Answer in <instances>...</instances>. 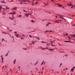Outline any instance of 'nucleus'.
<instances>
[{"label":"nucleus","mask_w":75,"mask_h":75,"mask_svg":"<svg viewBox=\"0 0 75 75\" xmlns=\"http://www.w3.org/2000/svg\"><path fill=\"white\" fill-rule=\"evenodd\" d=\"M58 16L59 17H60V18H62V19H63L64 20H65V21H66V19L65 18H62L63 17H65L64 16H62V15H58Z\"/></svg>","instance_id":"obj_1"},{"label":"nucleus","mask_w":75,"mask_h":75,"mask_svg":"<svg viewBox=\"0 0 75 75\" xmlns=\"http://www.w3.org/2000/svg\"><path fill=\"white\" fill-rule=\"evenodd\" d=\"M25 15L26 17H29L28 15H30V14H27L25 13Z\"/></svg>","instance_id":"obj_2"},{"label":"nucleus","mask_w":75,"mask_h":75,"mask_svg":"<svg viewBox=\"0 0 75 75\" xmlns=\"http://www.w3.org/2000/svg\"><path fill=\"white\" fill-rule=\"evenodd\" d=\"M74 67H73V68L71 69V71H72V72H74Z\"/></svg>","instance_id":"obj_3"},{"label":"nucleus","mask_w":75,"mask_h":75,"mask_svg":"<svg viewBox=\"0 0 75 75\" xmlns=\"http://www.w3.org/2000/svg\"><path fill=\"white\" fill-rule=\"evenodd\" d=\"M57 21V23H59V21H61V20H58Z\"/></svg>","instance_id":"obj_4"},{"label":"nucleus","mask_w":75,"mask_h":75,"mask_svg":"<svg viewBox=\"0 0 75 75\" xmlns=\"http://www.w3.org/2000/svg\"><path fill=\"white\" fill-rule=\"evenodd\" d=\"M1 3H6V2H4V1L3 0V1H1Z\"/></svg>","instance_id":"obj_5"},{"label":"nucleus","mask_w":75,"mask_h":75,"mask_svg":"<svg viewBox=\"0 0 75 75\" xmlns=\"http://www.w3.org/2000/svg\"><path fill=\"white\" fill-rule=\"evenodd\" d=\"M13 9H14V10H17V7H15L14 8H13Z\"/></svg>","instance_id":"obj_6"},{"label":"nucleus","mask_w":75,"mask_h":75,"mask_svg":"<svg viewBox=\"0 0 75 75\" xmlns=\"http://www.w3.org/2000/svg\"><path fill=\"white\" fill-rule=\"evenodd\" d=\"M71 36H72V37H73L75 38V35H71Z\"/></svg>","instance_id":"obj_7"},{"label":"nucleus","mask_w":75,"mask_h":75,"mask_svg":"<svg viewBox=\"0 0 75 75\" xmlns=\"http://www.w3.org/2000/svg\"><path fill=\"white\" fill-rule=\"evenodd\" d=\"M16 35V37H18V34L17 33L15 34Z\"/></svg>","instance_id":"obj_8"},{"label":"nucleus","mask_w":75,"mask_h":75,"mask_svg":"<svg viewBox=\"0 0 75 75\" xmlns=\"http://www.w3.org/2000/svg\"><path fill=\"white\" fill-rule=\"evenodd\" d=\"M12 14H13H13H16V12H13V13H12Z\"/></svg>","instance_id":"obj_9"},{"label":"nucleus","mask_w":75,"mask_h":75,"mask_svg":"<svg viewBox=\"0 0 75 75\" xmlns=\"http://www.w3.org/2000/svg\"><path fill=\"white\" fill-rule=\"evenodd\" d=\"M58 6H59V7H62V6L60 4H58Z\"/></svg>","instance_id":"obj_10"},{"label":"nucleus","mask_w":75,"mask_h":75,"mask_svg":"<svg viewBox=\"0 0 75 75\" xmlns=\"http://www.w3.org/2000/svg\"><path fill=\"white\" fill-rule=\"evenodd\" d=\"M44 49H45V50H49V48H48V47H46L45 48H44Z\"/></svg>","instance_id":"obj_11"},{"label":"nucleus","mask_w":75,"mask_h":75,"mask_svg":"<svg viewBox=\"0 0 75 75\" xmlns=\"http://www.w3.org/2000/svg\"><path fill=\"white\" fill-rule=\"evenodd\" d=\"M41 42H42V43H46V42H44V41H41Z\"/></svg>","instance_id":"obj_12"},{"label":"nucleus","mask_w":75,"mask_h":75,"mask_svg":"<svg viewBox=\"0 0 75 75\" xmlns=\"http://www.w3.org/2000/svg\"><path fill=\"white\" fill-rule=\"evenodd\" d=\"M16 60H14V62H13V64H15V63H16Z\"/></svg>","instance_id":"obj_13"},{"label":"nucleus","mask_w":75,"mask_h":75,"mask_svg":"<svg viewBox=\"0 0 75 75\" xmlns=\"http://www.w3.org/2000/svg\"><path fill=\"white\" fill-rule=\"evenodd\" d=\"M23 50H27V48H23Z\"/></svg>","instance_id":"obj_14"},{"label":"nucleus","mask_w":75,"mask_h":75,"mask_svg":"<svg viewBox=\"0 0 75 75\" xmlns=\"http://www.w3.org/2000/svg\"><path fill=\"white\" fill-rule=\"evenodd\" d=\"M32 12H31L29 14V15H31V14H32Z\"/></svg>","instance_id":"obj_15"},{"label":"nucleus","mask_w":75,"mask_h":75,"mask_svg":"<svg viewBox=\"0 0 75 75\" xmlns=\"http://www.w3.org/2000/svg\"><path fill=\"white\" fill-rule=\"evenodd\" d=\"M68 37L69 38V39H71V37H70V36H68Z\"/></svg>","instance_id":"obj_16"},{"label":"nucleus","mask_w":75,"mask_h":75,"mask_svg":"<svg viewBox=\"0 0 75 75\" xmlns=\"http://www.w3.org/2000/svg\"><path fill=\"white\" fill-rule=\"evenodd\" d=\"M2 33H3V34H4V33H5V34H7V33H6V32H2Z\"/></svg>","instance_id":"obj_17"},{"label":"nucleus","mask_w":75,"mask_h":75,"mask_svg":"<svg viewBox=\"0 0 75 75\" xmlns=\"http://www.w3.org/2000/svg\"><path fill=\"white\" fill-rule=\"evenodd\" d=\"M8 53L5 56V57H7V55H8Z\"/></svg>","instance_id":"obj_18"},{"label":"nucleus","mask_w":75,"mask_h":75,"mask_svg":"<svg viewBox=\"0 0 75 75\" xmlns=\"http://www.w3.org/2000/svg\"><path fill=\"white\" fill-rule=\"evenodd\" d=\"M29 37H30V38H32V36L31 35H29Z\"/></svg>","instance_id":"obj_19"},{"label":"nucleus","mask_w":75,"mask_h":75,"mask_svg":"<svg viewBox=\"0 0 75 75\" xmlns=\"http://www.w3.org/2000/svg\"><path fill=\"white\" fill-rule=\"evenodd\" d=\"M1 61H3V57H2V58H1Z\"/></svg>","instance_id":"obj_20"},{"label":"nucleus","mask_w":75,"mask_h":75,"mask_svg":"<svg viewBox=\"0 0 75 75\" xmlns=\"http://www.w3.org/2000/svg\"><path fill=\"white\" fill-rule=\"evenodd\" d=\"M49 25V24L48 23H47V25H46V26H48Z\"/></svg>","instance_id":"obj_21"},{"label":"nucleus","mask_w":75,"mask_h":75,"mask_svg":"<svg viewBox=\"0 0 75 75\" xmlns=\"http://www.w3.org/2000/svg\"><path fill=\"white\" fill-rule=\"evenodd\" d=\"M23 38H23L22 37H21V40H23Z\"/></svg>","instance_id":"obj_22"},{"label":"nucleus","mask_w":75,"mask_h":75,"mask_svg":"<svg viewBox=\"0 0 75 75\" xmlns=\"http://www.w3.org/2000/svg\"><path fill=\"white\" fill-rule=\"evenodd\" d=\"M2 8V9H3V8L1 7H0V10H1V9Z\"/></svg>","instance_id":"obj_23"},{"label":"nucleus","mask_w":75,"mask_h":75,"mask_svg":"<svg viewBox=\"0 0 75 75\" xmlns=\"http://www.w3.org/2000/svg\"><path fill=\"white\" fill-rule=\"evenodd\" d=\"M64 42H69V41H64Z\"/></svg>","instance_id":"obj_24"},{"label":"nucleus","mask_w":75,"mask_h":75,"mask_svg":"<svg viewBox=\"0 0 75 75\" xmlns=\"http://www.w3.org/2000/svg\"><path fill=\"white\" fill-rule=\"evenodd\" d=\"M69 6H72V4H70Z\"/></svg>","instance_id":"obj_25"},{"label":"nucleus","mask_w":75,"mask_h":75,"mask_svg":"<svg viewBox=\"0 0 75 75\" xmlns=\"http://www.w3.org/2000/svg\"><path fill=\"white\" fill-rule=\"evenodd\" d=\"M38 2H36V3H35V4H38Z\"/></svg>","instance_id":"obj_26"},{"label":"nucleus","mask_w":75,"mask_h":75,"mask_svg":"<svg viewBox=\"0 0 75 75\" xmlns=\"http://www.w3.org/2000/svg\"><path fill=\"white\" fill-rule=\"evenodd\" d=\"M44 64V61H43L42 62V63L41 65H42V64Z\"/></svg>","instance_id":"obj_27"},{"label":"nucleus","mask_w":75,"mask_h":75,"mask_svg":"<svg viewBox=\"0 0 75 75\" xmlns=\"http://www.w3.org/2000/svg\"><path fill=\"white\" fill-rule=\"evenodd\" d=\"M66 35H68V33H66Z\"/></svg>","instance_id":"obj_28"},{"label":"nucleus","mask_w":75,"mask_h":75,"mask_svg":"<svg viewBox=\"0 0 75 75\" xmlns=\"http://www.w3.org/2000/svg\"><path fill=\"white\" fill-rule=\"evenodd\" d=\"M32 44H34V42H32Z\"/></svg>","instance_id":"obj_29"},{"label":"nucleus","mask_w":75,"mask_h":75,"mask_svg":"<svg viewBox=\"0 0 75 75\" xmlns=\"http://www.w3.org/2000/svg\"><path fill=\"white\" fill-rule=\"evenodd\" d=\"M21 17V15H19L18 17Z\"/></svg>","instance_id":"obj_30"},{"label":"nucleus","mask_w":75,"mask_h":75,"mask_svg":"<svg viewBox=\"0 0 75 75\" xmlns=\"http://www.w3.org/2000/svg\"><path fill=\"white\" fill-rule=\"evenodd\" d=\"M31 22H32V23H34V21H33V20H32Z\"/></svg>","instance_id":"obj_31"},{"label":"nucleus","mask_w":75,"mask_h":75,"mask_svg":"<svg viewBox=\"0 0 75 75\" xmlns=\"http://www.w3.org/2000/svg\"><path fill=\"white\" fill-rule=\"evenodd\" d=\"M26 1L25 0H23V1Z\"/></svg>","instance_id":"obj_32"},{"label":"nucleus","mask_w":75,"mask_h":75,"mask_svg":"<svg viewBox=\"0 0 75 75\" xmlns=\"http://www.w3.org/2000/svg\"><path fill=\"white\" fill-rule=\"evenodd\" d=\"M28 1V2H30V1H28V0H27L26 1Z\"/></svg>","instance_id":"obj_33"},{"label":"nucleus","mask_w":75,"mask_h":75,"mask_svg":"<svg viewBox=\"0 0 75 75\" xmlns=\"http://www.w3.org/2000/svg\"><path fill=\"white\" fill-rule=\"evenodd\" d=\"M46 33H48V30H46Z\"/></svg>","instance_id":"obj_34"},{"label":"nucleus","mask_w":75,"mask_h":75,"mask_svg":"<svg viewBox=\"0 0 75 75\" xmlns=\"http://www.w3.org/2000/svg\"><path fill=\"white\" fill-rule=\"evenodd\" d=\"M49 24H51V23H48Z\"/></svg>","instance_id":"obj_35"},{"label":"nucleus","mask_w":75,"mask_h":75,"mask_svg":"<svg viewBox=\"0 0 75 75\" xmlns=\"http://www.w3.org/2000/svg\"><path fill=\"white\" fill-rule=\"evenodd\" d=\"M41 48L42 49V50H44V48Z\"/></svg>","instance_id":"obj_36"},{"label":"nucleus","mask_w":75,"mask_h":75,"mask_svg":"<svg viewBox=\"0 0 75 75\" xmlns=\"http://www.w3.org/2000/svg\"><path fill=\"white\" fill-rule=\"evenodd\" d=\"M51 46H54V47H55V45H51Z\"/></svg>","instance_id":"obj_37"},{"label":"nucleus","mask_w":75,"mask_h":75,"mask_svg":"<svg viewBox=\"0 0 75 75\" xmlns=\"http://www.w3.org/2000/svg\"><path fill=\"white\" fill-rule=\"evenodd\" d=\"M49 50H52V49H49Z\"/></svg>","instance_id":"obj_38"},{"label":"nucleus","mask_w":75,"mask_h":75,"mask_svg":"<svg viewBox=\"0 0 75 75\" xmlns=\"http://www.w3.org/2000/svg\"><path fill=\"white\" fill-rule=\"evenodd\" d=\"M62 21H61H61H60L61 23L62 22Z\"/></svg>","instance_id":"obj_39"},{"label":"nucleus","mask_w":75,"mask_h":75,"mask_svg":"<svg viewBox=\"0 0 75 75\" xmlns=\"http://www.w3.org/2000/svg\"><path fill=\"white\" fill-rule=\"evenodd\" d=\"M23 11H24V12H27V11H25V10H23Z\"/></svg>","instance_id":"obj_40"},{"label":"nucleus","mask_w":75,"mask_h":75,"mask_svg":"<svg viewBox=\"0 0 75 75\" xmlns=\"http://www.w3.org/2000/svg\"><path fill=\"white\" fill-rule=\"evenodd\" d=\"M9 14H13V13H10Z\"/></svg>","instance_id":"obj_41"},{"label":"nucleus","mask_w":75,"mask_h":75,"mask_svg":"<svg viewBox=\"0 0 75 75\" xmlns=\"http://www.w3.org/2000/svg\"><path fill=\"white\" fill-rule=\"evenodd\" d=\"M52 41V40H50V42H51Z\"/></svg>","instance_id":"obj_42"},{"label":"nucleus","mask_w":75,"mask_h":75,"mask_svg":"<svg viewBox=\"0 0 75 75\" xmlns=\"http://www.w3.org/2000/svg\"><path fill=\"white\" fill-rule=\"evenodd\" d=\"M52 31L50 30V31H49V32H52Z\"/></svg>","instance_id":"obj_43"},{"label":"nucleus","mask_w":75,"mask_h":75,"mask_svg":"<svg viewBox=\"0 0 75 75\" xmlns=\"http://www.w3.org/2000/svg\"><path fill=\"white\" fill-rule=\"evenodd\" d=\"M67 5H68V6H69L70 4H67Z\"/></svg>","instance_id":"obj_44"},{"label":"nucleus","mask_w":75,"mask_h":75,"mask_svg":"<svg viewBox=\"0 0 75 75\" xmlns=\"http://www.w3.org/2000/svg\"><path fill=\"white\" fill-rule=\"evenodd\" d=\"M9 31H12V30H9Z\"/></svg>","instance_id":"obj_45"},{"label":"nucleus","mask_w":75,"mask_h":75,"mask_svg":"<svg viewBox=\"0 0 75 75\" xmlns=\"http://www.w3.org/2000/svg\"><path fill=\"white\" fill-rule=\"evenodd\" d=\"M8 72H7V75H8Z\"/></svg>","instance_id":"obj_46"},{"label":"nucleus","mask_w":75,"mask_h":75,"mask_svg":"<svg viewBox=\"0 0 75 75\" xmlns=\"http://www.w3.org/2000/svg\"><path fill=\"white\" fill-rule=\"evenodd\" d=\"M38 38V40H40V38Z\"/></svg>","instance_id":"obj_47"},{"label":"nucleus","mask_w":75,"mask_h":75,"mask_svg":"<svg viewBox=\"0 0 75 75\" xmlns=\"http://www.w3.org/2000/svg\"><path fill=\"white\" fill-rule=\"evenodd\" d=\"M2 40H3L4 41H5V40H4V39H3V38L2 39Z\"/></svg>","instance_id":"obj_48"},{"label":"nucleus","mask_w":75,"mask_h":75,"mask_svg":"<svg viewBox=\"0 0 75 75\" xmlns=\"http://www.w3.org/2000/svg\"><path fill=\"white\" fill-rule=\"evenodd\" d=\"M66 57H67V56H68V55L67 54L66 55Z\"/></svg>","instance_id":"obj_49"},{"label":"nucleus","mask_w":75,"mask_h":75,"mask_svg":"<svg viewBox=\"0 0 75 75\" xmlns=\"http://www.w3.org/2000/svg\"><path fill=\"white\" fill-rule=\"evenodd\" d=\"M24 34H23V35H22V36H24Z\"/></svg>","instance_id":"obj_50"},{"label":"nucleus","mask_w":75,"mask_h":75,"mask_svg":"<svg viewBox=\"0 0 75 75\" xmlns=\"http://www.w3.org/2000/svg\"><path fill=\"white\" fill-rule=\"evenodd\" d=\"M14 33H15L16 34L17 33V32H14Z\"/></svg>","instance_id":"obj_51"},{"label":"nucleus","mask_w":75,"mask_h":75,"mask_svg":"<svg viewBox=\"0 0 75 75\" xmlns=\"http://www.w3.org/2000/svg\"><path fill=\"white\" fill-rule=\"evenodd\" d=\"M49 44H47V45H49Z\"/></svg>","instance_id":"obj_52"},{"label":"nucleus","mask_w":75,"mask_h":75,"mask_svg":"<svg viewBox=\"0 0 75 75\" xmlns=\"http://www.w3.org/2000/svg\"><path fill=\"white\" fill-rule=\"evenodd\" d=\"M20 68V67L19 66L18 67V68Z\"/></svg>","instance_id":"obj_53"},{"label":"nucleus","mask_w":75,"mask_h":75,"mask_svg":"<svg viewBox=\"0 0 75 75\" xmlns=\"http://www.w3.org/2000/svg\"><path fill=\"white\" fill-rule=\"evenodd\" d=\"M63 35H65V33H63Z\"/></svg>","instance_id":"obj_54"},{"label":"nucleus","mask_w":75,"mask_h":75,"mask_svg":"<svg viewBox=\"0 0 75 75\" xmlns=\"http://www.w3.org/2000/svg\"><path fill=\"white\" fill-rule=\"evenodd\" d=\"M62 65V63H61V64H60V65Z\"/></svg>","instance_id":"obj_55"},{"label":"nucleus","mask_w":75,"mask_h":75,"mask_svg":"<svg viewBox=\"0 0 75 75\" xmlns=\"http://www.w3.org/2000/svg\"><path fill=\"white\" fill-rule=\"evenodd\" d=\"M70 37H71V38H73V37H72V36H70Z\"/></svg>","instance_id":"obj_56"},{"label":"nucleus","mask_w":75,"mask_h":75,"mask_svg":"<svg viewBox=\"0 0 75 75\" xmlns=\"http://www.w3.org/2000/svg\"><path fill=\"white\" fill-rule=\"evenodd\" d=\"M9 8H7V9H9Z\"/></svg>","instance_id":"obj_57"},{"label":"nucleus","mask_w":75,"mask_h":75,"mask_svg":"<svg viewBox=\"0 0 75 75\" xmlns=\"http://www.w3.org/2000/svg\"><path fill=\"white\" fill-rule=\"evenodd\" d=\"M51 1H53V0H52Z\"/></svg>","instance_id":"obj_58"},{"label":"nucleus","mask_w":75,"mask_h":75,"mask_svg":"<svg viewBox=\"0 0 75 75\" xmlns=\"http://www.w3.org/2000/svg\"><path fill=\"white\" fill-rule=\"evenodd\" d=\"M32 42H34V41H33Z\"/></svg>","instance_id":"obj_59"},{"label":"nucleus","mask_w":75,"mask_h":75,"mask_svg":"<svg viewBox=\"0 0 75 75\" xmlns=\"http://www.w3.org/2000/svg\"><path fill=\"white\" fill-rule=\"evenodd\" d=\"M55 23H57V21H55Z\"/></svg>","instance_id":"obj_60"},{"label":"nucleus","mask_w":75,"mask_h":75,"mask_svg":"<svg viewBox=\"0 0 75 75\" xmlns=\"http://www.w3.org/2000/svg\"><path fill=\"white\" fill-rule=\"evenodd\" d=\"M44 69V67H42V69Z\"/></svg>","instance_id":"obj_61"},{"label":"nucleus","mask_w":75,"mask_h":75,"mask_svg":"<svg viewBox=\"0 0 75 75\" xmlns=\"http://www.w3.org/2000/svg\"><path fill=\"white\" fill-rule=\"evenodd\" d=\"M36 64H37L36 63L35 64V65H36Z\"/></svg>","instance_id":"obj_62"},{"label":"nucleus","mask_w":75,"mask_h":75,"mask_svg":"<svg viewBox=\"0 0 75 75\" xmlns=\"http://www.w3.org/2000/svg\"><path fill=\"white\" fill-rule=\"evenodd\" d=\"M47 5H48V4H46Z\"/></svg>","instance_id":"obj_63"},{"label":"nucleus","mask_w":75,"mask_h":75,"mask_svg":"<svg viewBox=\"0 0 75 75\" xmlns=\"http://www.w3.org/2000/svg\"><path fill=\"white\" fill-rule=\"evenodd\" d=\"M2 62H3V61H2Z\"/></svg>","instance_id":"obj_64"}]
</instances>
